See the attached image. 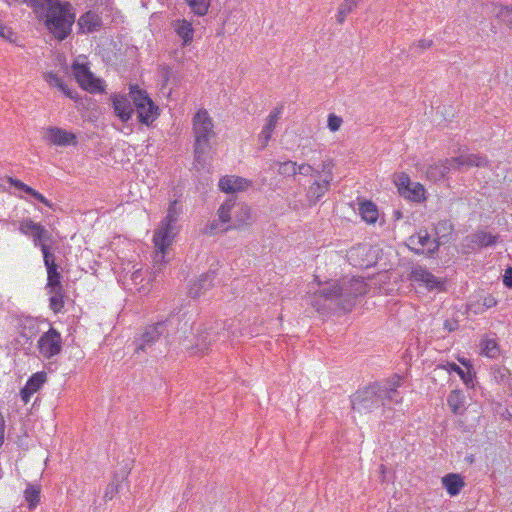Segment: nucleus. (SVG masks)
<instances>
[{
  "mask_svg": "<svg viewBox=\"0 0 512 512\" xmlns=\"http://www.w3.org/2000/svg\"><path fill=\"white\" fill-rule=\"evenodd\" d=\"M367 284L363 277H345L340 281L327 283L325 287L314 292L310 304L318 312L342 309L350 311L355 299L366 294Z\"/></svg>",
  "mask_w": 512,
  "mask_h": 512,
  "instance_id": "obj_1",
  "label": "nucleus"
},
{
  "mask_svg": "<svg viewBox=\"0 0 512 512\" xmlns=\"http://www.w3.org/2000/svg\"><path fill=\"white\" fill-rule=\"evenodd\" d=\"M36 15L59 41L64 40L71 33L75 21L71 4L60 0L37 12Z\"/></svg>",
  "mask_w": 512,
  "mask_h": 512,
  "instance_id": "obj_2",
  "label": "nucleus"
},
{
  "mask_svg": "<svg viewBox=\"0 0 512 512\" xmlns=\"http://www.w3.org/2000/svg\"><path fill=\"white\" fill-rule=\"evenodd\" d=\"M182 318L178 314L171 313L165 320L146 325L139 336L135 339V353L152 351L153 346L162 338L167 339L171 330L176 326L177 330L186 333L190 327L188 321L179 327Z\"/></svg>",
  "mask_w": 512,
  "mask_h": 512,
  "instance_id": "obj_3",
  "label": "nucleus"
},
{
  "mask_svg": "<svg viewBox=\"0 0 512 512\" xmlns=\"http://www.w3.org/2000/svg\"><path fill=\"white\" fill-rule=\"evenodd\" d=\"M177 204L176 200L170 203L166 217L154 232L153 242L156 249L154 256V269L157 271H160L161 265L166 262V250L172 245L178 232L176 223L181 211L177 207Z\"/></svg>",
  "mask_w": 512,
  "mask_h": 512,
  "instance_id": "obj_4",
  "label": "nucleus"
},
{
  "mask_svg": "<svg viewBox=\"0 0 512 512\" xmlns=\"http://www.w3.org/2000/svg\"><path fill=\"white\" fill-rule=\"evenodd\" d=\"M193 132L195 161L204 167L212 149L211 140L216 136L213 121L206 110L201 109L195 114Z\"/></svg>",
  "mask_w": 512,
  "mask_h": 512,
  "instance_id": "obj_5",
  "label": "nucleus"
},
{
  "mask_svg": "<svg viewBox=\"0 0 512 512\" xmlns=\"http://www.w3.org/2000/svg\"><path fill=\"white\" fill-rule=\"evenodd\" d=\"M130 98L135 106L139 122L150 125L158 117V106H156L146 91L138 86H131Z\"/></svg>",
  "mask_w": 512,
  "mask_h": 512,
  "instance_id": "obj_6",
  "label": "nucleus"
},
{
  "mask_svg": "<svg viewBox=\"0 0 512 512\" xmlns=\"http://www.w3.org/2000/svg\"><path fill=\"white\" fill-rule=\"evenodd\" d=\"M380 384L369 386L357 391L351 400L352 409L359 413H368L382 405V393Z\"/></svg>",
  "mask_w": 512,
  "mask_h": 512,
  "instance_id": "obj_7",
  "label": "nucleus"
},
{
  "mask_svg": "<svg viewBox=\"0 0 512 512\" xmlns=\"http://www.w3.org/2000/svg\"><path fill=\"white\" fill-rule=\"evenodd\" d=\"M233 199L229 198L217 210V218L210 221L204 228L205 234L214 235L232 230Z\"/></svg>",
  "mask_w": 512,
  "mask_h": 512,
  "instance_id": "obj_8",
  "label": "nucleus"
},
{
  "mask_svg": "<svg viewBox=\"0 0 512 512\" xmlns=\"http://www.w3.org/2000/svg\"><path fill=\"white\" fill-rule=\"evenodd\" d=\"M73 75L81 88L90 92L98 93L104 91L103 81L96 78L87 65L74 62L72 65Z\"/></svg>",
  "mask_w": 512,
  "mask_h": 512,
  "instance_id": "obj_9",
  "label": "nucleus"
},
{
  "mask_svg": "<svg viewBox=\"0 0 512 512\" xmlns=\"http://www.w3.org/2000/svg\"><path fill=\"white\" fill-rule=\"evenodd\" d=\"M19 231L30 237L35 247L42 248V245H49L52 242V234L40 223L31 219H24L20 222Z\"/></svg>",
  "mask_w": 512,
  "mask_h": 512,
  "instance_id": "obj_10",
  "label": "nucleus"
},
{
  "mask_svg": "<svg viewBox=\"0 0 512 512\" xmlns=\"http://www.w3.org/2000/svg\"><path fill=\"white\" fill-rule=\"evenodd\" d=\"M407 246L417 254L431 256L438 251L440 241L432 239L427 231H420L408 238Z\"/></svg>",
  "mask_w": 512,
  "mask_h": 512,
  "instance_id": "obj_11",
  "label": "nucleus"
},
{
  "mask_svg": "<svg viewBox=\"0 0 512 512\" xmlns=\"http://www.w3.org/2000/svg\"><path fill=\"white\" fill-rule=\"evenodd\" d=\"M42 139L50 144L55 146H70L77 145V136L70 131L59 127H47L44 128L41 132Z\"/></svg>",
  "mask_w": 512,
  "mask_h": 512,
  "instance_id": "obj_12",
  "label": "nucleus"
},
{
  "mask_svg": "<svg viewBox=\"0 0 512 512\" xmlns=\"http://www.w3.org/2000/svg\"><path fill=\"white\" fill-rule=\"evenodd\" d=\"M38 347L40 353L45 358H51L61 352L62 338L60 333L50 328L47 332L43 333L38 340Z\"/></svg>",
  "mask_w": 512,
  "mask_h": 512,
  "instance_id": "obj_13",
  "label": "nucleus"
},
{
  "mask_svg": "<svg viewBox=\"0 0 512 512\" xmlns=\"http://www.w3.org/2000/svg\"><path fill=\"white\" fill-rule=\"evenodd\" d=\"M228 337V332L225 331V327L222 324H216L210 331H200L196 338L195 349L197 352L206 351L212 341H225Z\"/></svg>",
  "mask_w": 512,
  "mask_h": 512,
  "instance_id": "obj_14",
  "label": "nucleus"
},
{
  "mask_svg": "<svg viewBox=\"0 0 512 512\" xmlns=\"http://www.w3.org/2000/svg\"><path fill=\"white\" fill-rule=\"evenodd\" d=\"M409 278L411 281L424 286L428 290L441 289L443 282L434 276L426 267L417 265L411 269Z\"/></svg>",
  "mask_w": 512,
  "mask_h": 512,
  "instance_id": "obj_15",
  "label": "nucleus"
},
{
  "mask_svg": "<svg viewBox=\"0 0 512 512\" xmlns=\"http://www.w3.org/2000/svg\"><path fill=\"white\" fill-rule=\"evenodd\" d=\"M402 384V377L395 375L384 383L380 384V392L382 393V406H388L393 403L398 404L402 401V397L397 388Z\"/></svg>",
  "mask_w": 512,
  "mask_h": 512,
  "instance_id": "obj_16",
  "label": "nucleus"
},
{
  "mask_svg": "<svg viewBox=\"0 0 512 512\" xmlns=\"http://www.w3.org/2000/svg\"><path fill=\"white\" fill-rule=\"evenodd\" d=\"M133 271L127 272L124 275V284L130 289L135 290L140 295H147L150 292V279L145 280L144 272L141 268L135 269L133 266Z\"/></svg>",
  "mask_w": 512,
  "mask_h": 512,
  "instance_id": "obj_17",
  "label": "nucleus"
},
{
  "mask_svg": "<svg viewBox=\"0 0 512 512\" xmlns=\"http://www.w3.org/2000/svg\"><path fill=\"white\" fill-rule=\"evenodd\" d=\"M371 249L366 244H359L347 251L346 257L348 262L354 267H369L372 259H369Z\"/></svg>",
  "mask_w": 512,
  "mask_h": 512,
  "instance_id": "obj_18",
  "label": "nucleus"
},
{
  "mask_svg": "<svg viewBox=\"0 0 512 512\" xmlns=\"http://www.w3.org/2000/svg\"><path fill=\"white\" fill-rule=\"evenodd\" d=\"M112 103L114 112L120 120L122 122H128L134 113L130 99L127 96L115 95L112 98Z\"/></svg>",
  "mask_w": 512,
  "mask_h": 512,
  "instance_id": "obj_19",
  "label": "nucleus"
},
{
  "mask_svg": "<svg viewBox=\"0 0 512 512\" xmlns=\"http://www.w3.org/2000/svg\"><path fill=\"white\" fill-rule=\"evenodd\" d=\"M250 208L243 203H236L233 199V222L232 229H242L250 223Z\"/></svg>",
  "mask_w": 512,
  "mask_h": 512,
  "instance_id": "obj_20",
  "label": "nucleus"
},
{
  "mask_svg": "<svg viewBox=\"0 0 512 512\" xmlns=\"http://www.w3.org/2000/svg\"><path fill=\"white\" fill-rule=\"evenodd\" d=\"M250 182L239 176H224L219 181V188L225 193H236L245 190Z\"/></svg>",
  "mask_w": 512,
  "mask_h": 512,
  "instance_id": "obj_21",
  "label": "nucleus"
},
{
  "mask_svg": "<svg viewBox=\"0 0 512 512\" xmlns=\"http://www.w3.org/2000/svg\"><path fill=\"white\" fill-rule=\"evenodd\" d=\"M214 272L202 274L198 280L190 284L188 294L192 298H198L213 286Z\"/></svg>",
  "mask_w": 512,
  "mask_h": 512,
  "instance_id": "obj_22",
  "label": "nucleus"
},
{
  "mask_svg": "<svg viewBox=\"0 0 512 512\" xmlns=\"http://www.w3.org/2000/svg\"><path fill=\"white\" fill-rule=\"evenodd\" d=\"M331 182L329 179L324 178L313 181L307 192L309 202L312 204L317 203L329 191Z\"/></svg>",
  "mask_w": 512,
  "mask_h": 512,
  "instance_id": "obj_23",
  "label": "nucleus"
},
{
  "mask_svg": "<svg viewBox=\"0 0 512 512\" xmlns=\"http://www.w3.org/2000/svg\"><path fill=\"white\" fill-rule=\"evenodd\" d=\"M451 163L455 164V168H459L461 166L484 167L487 165L488 161L485 157L477 154H463L458 157L451 158Z\"/></svg>",
  "mask_w": 512,
  "mask_h": 512,
  "instance_id": "obj_24",
  "label": "nucleus"
},
{
  "mask_svg": "<svg viewBox=\"0 0 512 512\" xmlns=\"http://www.w3.org/2000/svg\"><path fill=\"white\" fill-rule=\"evenodd\" d=\"M451 169H455V164L451 163V159H446L431 165L427 169V176L431 180L438 181L444 178Z\"/></svg>",
  "mask_w": 512,
  "mask_h": 512,
  "instance_id": "obj_25",
  "label": "nucleus"
},
{
  "mask_svg": "<svg viewBox=\"0 0 512 512\" xmlns=\"http://www.w3.org/2000/svg\"><path fill=\"white\" fill-rule=\"evenodd\" d=\"M442 484L451 496H456L464 487V481L459 474L450 473L442 478Z\"/></svg>",
  "mask_w": 512,
  "mask_h": 512,
  "instance_id": "obj_26",
  "label": "nucleus"
},
{
  "mask_svg": "<svg viewBox=\"0 0 512 512\" xmlns=\"http://www.w3.org/2000/svg\"><path fill=\"white\" fill-rule=\"evenodd\" d=\"M269 168L271 170L277 169L278 174L283 177H291L297 174V163L291 160L284 162L271 160L269 163Z\"/></svg>",
  "mask_w": 512,
  "mask_h": 512,
  "instance_id": "obj_27",
  "label": "nucleus"
},
{
  "mask_svg": "<svg viewBox=\"0 0 512 512\" xmlns=\"http://www.w3.org/2000/svg\"><path fill=\"white\" fill-rule=\"evenodd\" d=\"M78 24L82 30L93 32L101 26V19L96 13L88 11L80 17Z\"/></svg>",
  "mask_w": 512,
  "mask_h": 512,
  "instance_id": "obj_28",
  "label": "nucleus"
},
{
  "mask_svg": "<svg viewBox=\"0 0 512 512\" xmlns=\"http://www.w3.org/2000/svg\"><path fill=\"white\" fill-rule=\"evenodd\" d=\"M447 403L454 414H460L463 411L465 396L460 390H453L447 397Z\"/></svg>",
  "mask_w": 512,
  "mask_h": 512,
  "instance_id": "obj_29",
  "label": "nucleus"
},
{
  "mask_svg": "<svg viewBox=\"0 0 512 512\" xmlns=\"http://www.w3.org/2000/svg\"><path fill=\"white\" fill-rule=\"evenodd\" d=\"M174 28L178 36L183 39L185 45L192 41L194 31L190 22L177 20L174 23Z\"/></svg>",
  "mask_w": 512,
  "mask_h": 512,
  "instance_id": "obj_30",
  "label": "nucleus"
},
{
  "mask_svg": "<svg viewBox=\"0 0 512 512\" xmlns=\"http://www.w3.org/2000/svg\"><path fill=\"white\" fill-rule=\"evenodd\" d=\"M497 237L485 231H479L471 236L473 248L491 246L496 243Z\"/></svg>",
  "mask_w": 512,
  "mask_h": 512,
  "instance_id": "obj_31",
  "label": "nucleus"
},
{
  "mask_svg": "<svg viewBox=\"0 0 512 512\" xmlns=\"http://www.w3.org/2000/svg\"><path fill=\"white\" fill-rule=\"evenodd\" d=\"M283 107H277L273 111L270 112L268 117L266 118V124L263 126L261 130V134L272 137V134L275 130L276 124L280 119L282 114Z\"/></svg>",
  "mask_w": 512,
  "mask_h": 512,
  "instance_id": "obj_32",
  "label": "nucleus"
},
{
  "mask_svg": "<svg viewBox=\"0 0 512 512\" xmlns=\"http://www.w3.org/2000/svg\"><path fill=\"white\" fill-rule=\"evenodd\" d=\"M359 213L364 221L367 223H375L378 219V210L374 203L363 202L360 204Z\"/></svg>",
  "mask_w": 512,
  "mask_h": 512,
  "instance_id": "obj_33",
  "label": "nucleus"
},
{
  "mask_svg": "<svg viewBox=\"0 0 512 512\" xmlns=\"http://www.w3.org/2000/svg\"><path fill=\"white\" fill-rule=\"evenodd\" d=\"M443 368H445L448 371L456 372L467 387L474 386V376L472 375L470 368L467 371H464L462 368H460L457 364L453 362H447L446 365L443 366Z\"/></svg>",
  "mask_w": 512,
  "mask_h": 512,
  "instance_id": "obj_34",
  "label": "nucleus"
},
{
  "mask_svg": "<svg viewBox=\"0 0 512 512\" xmlns=\"http://www.w3.org/2000/svg\"><path fill=\"white\" fill-rule=\"evenodd\" d=\"M49 307L53 310V312L58 313L62 310L64 306L63 300V287L58 289H49Z\"/></svg>",
  "mask_w": 512,
  "mask_h": 512,
  "instance_id": "obj_35",
  "label": "nucleus"
},
{
  "mask_svg": "<svg viewBox=\"0 0 512 512\" xmlns=\"http://www.w3.org/2000/svg\"><path fill=\"white\" fill-rule=\"evenodd\" d=\"M425 189L420 183H412L409 188L403 191L402 196L415 202L424 199Z\"/></svg>",
  "mask_w": 512,
  "mask_h": 512,
  "instance_id": "obj_36",
  "label": "nucleus"
},
{
  "mask_svg": "<svg viewBox=\"0 0 512 512\" xmlns=\"http://www.w3.org/2000/svg\"><path fill=\"white\" fill-rule=\"evenodd\" d=\"M47 288L48 289H58L62 288L61 285V275L57 270V265L47 267Z\"/></svg>",
  "mask_w": 512,
  "mask_h": 512,
  "instance_id": "obj_37",
  "label": "nucleus"
},
{
  "mask_svg": "<svg viewBox=\"0 0 512 512\" xmlns=\"http://www.w3.org/2000/svg\"><path fill=\"white\" fill-rule=\"evenodd\" d=\"M357 6L353 0H344L338 8L336 15L337 22L343 24L346 16L351 13Z\"/></svg>",
  "mask_w": 512,
  "mask_h": 512,
  "instance_id": "obj_38",
  "label": "nucleus"
},
{
  "mask_svg": "<svg viewBox=\"0 0 512 512\" xmlns=\"http://www.w3.org/2000/svg\"><path fill=\"white\" fill-rule=\"evenodd\" d=\"M46 381V374L43 372L36 373L33 376L29 378V380L26 383V391L29 392H37L40 387L44 384Z\"/></svg>",
  "mask_w": 512,
  "mask_h": 512,
  "instance_id": "obj_39",
  "label": "nucleus"
},
{
  "mask_svg": "<svg viewBox=\"0 0 512 512\" xmlns=\"http://www.w3.org/2000/svg\"><path fill=\"white\" fill-rule=\"evenodd\" d=\"M482 354L487 357L495 358L499 355L498 344L494 339H485L481 343Z\"/></svg>",
  "mask_w": 512,
  "mask_h": 512,
  "instance_id": "obj_40",
  "label": "nucleus"
},
{
  "mask_svg": "<svg viewBox=\"0 0 512 512\" xmlns=\"http://www.w3.org/2000/svg\"><path fill=\"white\" fill-rule=\"evenodd\" d=\"M186 2L191 10L199 16L207 13L210 4V0H186Z\"/></svg>",
  "mask_w": 512,
  "mask_h": 512,
  "instance_id": "obj_41",
  "label": "nucleus"
},
{
  "mask_svg": "<svg viewBox=\"0 0 512 512\" xmlns=\"http://www.w3.org/2000/svg\"><path fill=\"white\" fill-rule=\"evenodd\" d=\"M25 499L29 503L30 508H34L40 500V491L38 488L29 485L24 492Z\"/></svg>",
  "mask_w": 512,
  "mask_h": 512,
  "instance_id": "obj_42",
  "label": "nucleus"
},
{
  "mask_svg": "<svg viewBox=\"0 0 512 512\" xmlns=\"http://www.w3.org/2000/svg\"><path fill=\"white\" fill-rule=\"evenodd\" d=\"M496 17L512 28V5L498 7Z\"/></svg>",
  "mask_w": 512,
  "mask_h": 512,
  "instance_id": "obj_43",
  "label": "nucleus"
},
{
  "mask_svg": "<svg viewBox=\"0 0 512 512\" xmlns=\"http://www.w3.org/2000/svg\"><path fill=\"white\" fill-rule=\"evenodd\" d=\"M333 163L330 160L323 161L320 165V169H316V176L324 179L333 180Z\"/></svg>",
  "mask_w": 512,
  "mask_h": 512,
  "instance_id": "obj_44",
  "label": "nucleus"
},
{
  "mask_svg": "<svg viewBox=\"0 0 512 512\" xmlns=\"http://www.w3.org/2000/svg\"><path fill=\"white\" fill-rule=\"evenodd\" d=\"M435 231H436L438 238L441 239L451 233L452 224L447 220L440 221L437 223V225L435 227Z\"/></svg>",
  "mask_w": 512,
  "mask_h": 512,
  "instance_id": "obj_45",
  "label": "nucleus"
},
{
  "mask_svg": "<svg viewBox=\"0 0 512 512\" xmlns=\"http://www.w3.org/2000/svg\"><path fill=\"white\" fill-rule=\"evenodd\" d=\"M41 252L43 254V261L45 267L55 266V255L51 252L50 245H42Z\"/></svg>",
  "mask_w": 512,
  "mask_h": 512,
  "instance_id": "obj_46",
  "label": "nucleus"
},
{
  "mask_svg": "<svg viewBox=\"0 0 512 512\" xmlns=\"http://www.w3.org/2000/svg\"><path fill=\"white\" fill-rule=\"evenodd\" d=\"M343 123V119L340 116H337L334 113L329 114L327 126L330 131L336 132L340 129L341 125Z\"/></svg>",
  "mask_w": 512,
  "mask_h": 512,
  "instance_id": "obj_47",
  "label": "nucleus"
},
{
  "mask_svg": "<svg viewBox=\"0 0 512 512\" xmlns=\"http://www.w3.org/2000/svg\"><path fill=\"white\" fill-rule=\"evenodd\" d=\"M58 1L59 0H30L29 3L31 7L34 9V12L37 13Z\"/></svg>",
  "mask_w": 512,
  "mask_h": 512,
  "instance_id": "obj_48",
  "label": "nucleus"
},
{
  "mask_svg": "<svg viewBox=\"0 0 512 512\" xmlns=\"http://www.w3.org/2000/svg\"><path fill=\"white\" fill-rule=\"evenodd\" d=\"M26 193L31 195L34 199H36L37 201L41 202L45 206H47L49 208H52V206H53L52 203L46 197H44L41 193H39L38 191H36L32 187L27 188V192Z\"/></svg>",
  "mask_w": 512,
  "mask_h": 512,
  "instance_id": "obj_49",
  "label": "nucleus"
},
{
  "mask_svg": "<svg viewBox=\"0 0 512 512\" xmlns=\"http://www.w3.org/2000/svg\"><path fill=\"white\" fill-rule=\"evenodd\" d=\"M26 193L31 195L34 199H36L37 201L41 202L45 206H47L49 208H52V206H53L52 203L46 197H44L41 193H39L38 191H36L32 187L27 188V192Z\"/></svg>",
  "mask_w": 512,
  "mask_h": 512,
  "instance_id": "obj_50",
  "label": "nucleus"
},
{
  "mask_svg": "<svg viewBox=\"0 0 512 512\" xmlns=\"http://www.w3.org/2000/svg\"><path fill=\"white\" fill-rule=\"evenodd\" d=\"M412 183L413 182L410 181L409 176L407 174L402 173L398 177V181H397L399 193L402 195L403 191L406 190L407 188H409Z\"/></svg>",
  "mask_w": 512,
  "mask_h": 512,
  "instance_id": "obj_51",
  "label": "nucleus"
},
{
  "mask_svg": "<svg viewBox=\"0 0 512 512\" xmlns=\"http://www.w3.org/2000/svg\"><path fill=\"white\" fill-rule=\"evenodd\" d=\"M44 80L51 86L56 87L59 86L61 82V78L54 72H47L43 76Z\"/></svg>",
  "mask_w": 512,
  "mask_h": 512,
  "instance_id": "obj_52",
  "label": "nucleus"
},
{
  "mask_svg": "<svg viewBox=\"0 0 512 512\" xmlns=\"http://www.w3.org/2000/svg\"><path fill=\"white\" fill-rule=\"evenodd\" d=\"M297 173L304 175V176H312L316 175V169L312 167L310 164L303 163L300 165H297Z\"/></svg>",
  "mask_w": 512,
  "mask_h": 512,
  "instance_id": "obj_53",
  "label": "nucleus"
},
{
  "mask_svg": "<svg viewBox=\"0 0 512 512\" xmlns=\"http://www.w3.org/2000/svg\"><path fill=\"white\" fill-rule=\"evenodd\" d=\"M0 37L8 40L9 42L15 41V33L8 27H6L1 21H0Z\"/></svg>",
  "mask_w": 512,
  "mask_h": 512,
  "instance_id": "obj_54",
  "label": "nucleus"
},
{
  "mask_svg": "<svg viewBox=\"0 0 512 512\" xmlns=\"http://www.w3.org/2000/svg\"><path fill=\"white\" fill-rule=\"evenodd\" d=\"M57 88H58L61 92H63V94H64L65 96H67L68 98H70V99H72V100H76V99H77V93H76L74 90L70 89V88L67 86V84H65V83H64V81H63V80H61V82H60L59 86H57Z\"/></svg>",
  "mask_w": 512,
  "mask_h": 512,
  "instance_id": "obj_55",
  "label": "nucleus"
},
{
  "mask_svg": "<svg viewBox=\"0 0 512 512\" xmlns=\"http://www.w3.org/2000/svg\"><path fill=\"white\" fill-rule=\"evenodd\" d=\"M115 481L116 479L112 483H110L106 488L104 494V498L106 500H111L114 497V495L118 492V483H116Z\"/></svg>",
  "mask_w": 512,
  "mask_h": 512,
  "instance_id": "obj_56",
  "label": "nucleus"
},
{
  "mask_svg": "<svg viewBox=\"0 0 512 512\" xmlns=\"http://www.w3.org/2000/svg\"><path fill=\"white\" fill-rule=\"evenodd\" d=\"M503 283L506 287L512 288V267L506 269L503 276Z\"/></svg>",
  "mask_w": 512,
  "mask_h": 512,
  "instance_id": "obj_57",
  "label": "nucleus"
},
{
  "mask_svg": "<svg viewBox=\"0 0 512 512\" xmlns=\"http://www.w3.org/2000/svg\"><path fill=\"white\" fill-rule=\"evenodd\" d=\"M458 328V322L454 319H447L444 322V329L448 332L455 331Z\"/></svg>",
  "mask_w": 512,
  "mask_h": 512,
  "instance_id": "obj_58",
  "label": "nucleus"
},
{
  "mask_svg": "<svg viewBox=\"0 0 512 512\" xmlns=\"http://www.w3.org/2000/svg\"><path fill=\"white\" fill-rule=\"evenodd\" d=\"M10 183L12 186H14L15 188L23 191V192H27V188H29L30 186L26 185L25 183L21 182L20 180H17V179H10Z\"/></svg>",
  "mask_w": 512,
  "mask_h": 512,
  "instance_id": "obj_59",
  "label": "nucleus"
},
{
  "mask_svg": "<svg viewBox=\"0 0 512 512\" xmlns=\"http://www.w3.org/2000/svg\"><path fill=\"white\" fill-rule=\"evenodd\" d=\"M483 305L486 308H492L497 305V300L493 296H487L483 300Z\"/></svg>",
  "mask_w": 512,
  "mask_h": 512,
  "instance_id": "obj_60",
  "label": "nucleus"
},
{
  "mask_svg": "<svg viewBox=\"0 0 512 512\" xmlns=\"http://www.w3.org/2000/svg\"><path fill=\"white\" fill-rule=\"evenodd\" d=\"M5 427H6L5 420H4L3 416L0 414V447L4 443Z\"/></svg>",
  "mask_w": 512,
  "mask_h": 512,
  "instance_id": "obj_61",
  "label": "nucleus"
},
{
  "mask_svg": "<svg viewBox=\"0 0 512 512\" xmlns=\"http://www.w3.org/2000/svg\"><path fill=\"white\" fill-rule=\"evenodd\" d=\"M432 43H433L432 40L422 39V40H419L416 45L420 49H427V48H430L432 46Z\"/></svg>",
  "mask_w": 512,
  "mask_h": 512,
  "instance_id": "obj_62",
  "label": "nucleus"
},
{
  "mask_svg": "<svg viewBox=\"0 0 512 512\" xmlns=\"http://www.w3.org/2000/svg\"><path fill=\"white\" fill-rule=\"evenodd\" d=\"M272 137L259 133L258 139L262 148H265Z\"/></svg>",
  "mask_w": 512,
  "mask_h": 512,
  "instance_id": "obj_63",
  "label": "nucleus"
},
{
  "mask_svg": "<svg viewBox=\"0 0 512 512\" xmlns=\"http://www.w3.org/2000/svg\"><path fill=\"white\" fill-rule=\"evenodd\" d=\"M35 392H29V391H26V385L24 386V388L21 390V397L22 399L25 401V402H28L29 401V398L32 394H34Z\"/></svg>",
  "mask_w": 512,
  "mask_h": 512,
  "instance_id": "obj_64",
  "label": "nucleus"
}]
</instances>
